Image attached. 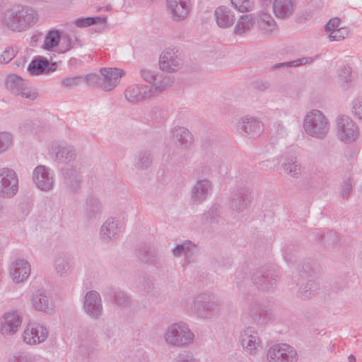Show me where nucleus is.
Instances as JSON below:
<instances>
[{
	"mask_svg": "<svg viewBox=\"0 0 362 362\" xmlns=\"http://www.w3.org/2000/svg\"><path fill=\"white\" fill-rule=\"evenodd\" d=\"M347 361L348 362H356V357L352 354L348 356Z\"/></svg>",
	"mask_w": 362,
	"mask_h": 362,
	"instance_id": "58",
	"label": "nucleus"
},
{
	"mask_svg": "<svg viewBox=\"0 0 362 362\" xmlns=\"http://www.w3.org/2000/svg\"><path fill=\"white\" fill-rule=\"evenodd\" d=\"M298 354L296 348L287 343H276L267 351V362H298Z\"/></svg>",
	"mask_w": 362,
	"mask_h": 362,
	"instance_id": "7",
	"label": "nucleus"
},
{
	"mask_svg": "<svg viewBox=\"0 0 362 362\" xmlns=\"http://www.w3.org/2000/svg\"><path fill=\"white\" fill-rule=\"evenodd\" d=\"M163 83L160 85H132L127 87L124 92L125 98L130 103H134L146 98L155 96L165 90L172 83L169 77Z\"/></svg>",
	"mask_w": 362,
	"mask_h": 362,
	"instance_id": "4",
	"label": "nucleus"
},
{
	"mask_svg": "<svg viewBox=\"0 0 362 362\" xmlns=\"http://www.w3.org/2000/svg\"><path fill=\"white\" fill-rule=\"evenodd\" d=\"M236 129L243 136L255 137L260 135L262 132L263 125L258 119L246 115L238 119Z\"/></svg>",
	"mask_w": 362,
	"mask_h": 362,
	"instance_id": "17",
	"label": "nucleus"
},
{
	"mask_svg": "<svg viewBox=\"0 0 362 362\" xmlns=\"http://www.w3.org/2000/svg\"><path fill=\"white\" fill-rule=\"evenodd\" d=\"M352 69L348 65H341L337 70V77L339 78L340 88L344 90H347L351 87L352 83Z\"/></svg>",
	"mask_w": 362,
	"mask_h": 362,
	"instance_id": "33",
	"label": "nucleus"
},
{
	"mask_svg": "<svg viewBox=\"0 0 362 362\" xmlns=\"http://www.w3.org/2000/svg\"><path fill=\"white\" fill-rule=\"evenodd\" d=\"M192 309L198 317L208 320L220 313L221 303L213 295L203 293L195 297Z\"/></svg>",
	"mask_w": 362,
	"mask_h": 362,
	"instance_id": "5",
	"label": "nucleus"
},
{
	"mask_svg": "<svg viewBox=\"0 0 362 362\" xmlns=\"http://www.w3.org/2000/svg\"><path fill=\"white\" fill-rule=\"evenodd\" d=\"M16 51L13 47L6 48L0 57V63L7 64L16 56Z\"/></svg>",
	"mask_w": 362,
	"mask_h": 362,
	"instance_id": "53",
	"label": "nucleus"
},
{
	"mask_svg": "<svg viewBox=\"0 0 362 362\" xmlns=\"http://www.w3.org/2000/svg\"><path fill=\"white\" fill-rule=\"evenodd\" d=\"M124 230V222L116 217L108 218L101 226L100 235L105 242L117 239Z\"/></svg>",
	"mask_w": 362,
	"mask_h": 362,
	"instance_id": "15",
	"label": "nucleus"
},
{
	"mask_svg": "<svg viewBox=\"0 0 362 362\" xmlns=\"http://www.w3.org/2000/svg\"><path fill=\"white\" fill-rule=\"evenodd\" d=\"M303 128L312 137L323 139L328 134L330 124L322 112L313 110L307 113L303 121Z\"/></svg>",
	"mask_w": 362,
	"mask_h": 362,
	"instance_id": "3",
	"label": "nucleus"
},
{
	"mask_svg": "<svg viewBox=\"0 0 362 362\" xmlns=\"http://www.w3.org/2000/svg\"><path fill=\"white\" fill-rule=\"evenodd\" d=\"M167 7L173 19L180 21L185 18L189 13V0H167Z\"/></svg>",
	"mask_w": 362,
	"mask_h": 362,
	"instance_id": "24",
	"label": "nucleus"
},
{
	"mask_svg": "<svg viewBox=\"0 0 362 362\" xmlns=\"http://www.w3.org/2000/svg\"><path fill=\"white\" fill-rule=\"evenodd\" d=\"M83 81L82 76L66 77L61 81L62 86L71 89L79 86Z\"/></svg>",
	"mask_w": 362,
	"mask_h": 362,
	"instance_id": "48",
	"label": "nucleus"
},
{
	"mask_svg": "<svg viewBox=\"0 0 362 362\" xmlns=\"http://www.w3.org/2000/svg\"><path fill=\"white\" fill-rule=\"evenodd\" d=\"M212 190V182L206 179H199L191 189V199L195 202H203Z\"/></svg>",
	"mask_w": 362,
	"mask_h": 362,
	"instance_id": "23",
	"label": "nucleus"
},
{
	"mask_svg": "<svg viewBox=\"0 0 362 362\" xmlns=\"http://www.w3.org/2000/svg\"><path fill=\"white\" fill-rule=\"evenodd\" d=\"M13 136L8 132H0V154L7 151L12 146Z\"/></svg>",
	"mask_w": 362,
	"mask_h": 362,
	"instance_id": "45",
	"label": "nucleus"
},
{
	"mask_svg": "<svg viewBox=\"0 0 362 362\" xmlns=\"http://www.w3.org/2000/svg\"><path fill=\"white\" fill-rule=\"evenodd\" d=\"M26 83L21 76L16 74H10L7 76L5 84L6 88L12 94L18 95Z\"/></svg>",
	"mask_w": 362,
	"mask_h": 362,
	"instance_id": "35",
	"label": "nucleus"
},
{
	"mask_svg": "<svg viewBox=\"0 0 362 362\" xmlns=\"http://www.w3.org/2000/svg\"><path fill=\"white\" fill-rule=\"evenodd\" d=\"M340 21L339 18H332L327 23L325 30L330 33L329 35L330 41L343 40L348 35V31L345 28H339Z\"/></svg>",
	"mask_w": 362,
	"mask_h": 362,
	"instance_id": "31",
	"label": "nucleus"
},
{
	"mask_svg": "<svg viewBox=\"0 0 362 362\" xmlns=\"http://www.w3.org/2000/svg\"><path fill=\"white\" fill-rule=\"evenodd\" d=\"M61 33L57 30H52L48 32L45 37L42 48L51 51L52 49L58 45L60 40Z\"/></svg>",
	"mask_w": 362,
	"mask_h": 362,
	"instance_id": "40",
	"label": "nucleus"
},
{
	"mask_svg": "<svg viewBox=\"0 0 362 362\" xmlns=\"http://www.w3.org/2000/svg\"><path fill=\"white\" fill-rule=\"evenodd\" d=\"M337 138L346 143L354 141L358 136V129L354 122L346 115H340L336 120Z\"/></svg>",
	"mask_w": 362,
	"mask_h": 362,
	"instance_id": "10",
	"label": "nucleus"
},
{
	"mask_svg": "<svg viewBox=\"0 0 362 362\" xmlns=\"http://www.w3.org/2000/svg\"><path fill=\"white\" fill-rule=\"evenodd\" d=\"M174 362H199V361L193 353L184 351L176 356Z\"/></svg>",
	"mask_w": 362,
	"mask_h": 362,
	"instance_id": "49",
	"label": "nucleus"
},
{
	"mask_svg": "<svg viewBox=\"0 0 362 362\" xmlns=\"http://www.w3.org/2000/svg\"><path fill=\"white\" fill-rule=\"evenodd\" d=\"M317 289V286L313 282H309L305 288H300V295L302 298H309L312 296L315 291Z\"/></svg>",
	"mask_w": 362,
	"mask_h": 362,
	"instance_id": "50",
	"label": "nucleus"
},
{
	"mask_svg": "<svg viewBox=\"0 0 362 362\" xmlns=\"http://www.w3.org/2000/svg\"><path fill=\"white\" fill-rule=\"evenodd\" d=\"M159 66L162 71L175 72L182 66V59L176 47L166 48L160 55Z\"/></svg>",
	"mask_w": 362,
	"mask_h": 362,
	"instance_id": "11",
	"label": "nucleus"
},
{
	"mask_svg": "<svg viewBox=\"0 0 362 362\" xmlns=\"http://www.w3.org/2000/svg\"><path fill=\"white\" fill-rule=\"evenodd\" d=\"M33 180L37 188L42 191L50 190L54 185L52 173L45 165H38L34 169Z\"/></svg>",
	"mask_w": 362,
	"mask_h": 362,
	"instance_id": "19",
	"label": "nucleus"
},
{
	"mask_svg": "<svg viewBox=\"0 0 362 362\" xmlns=\"http://www.w3.org/2000/svg\"><path fill=\"white\" fill-rule=\"evenodd\" d=\"M37 12L29 6H15L0 14L1 25L13 32H22L38 21Z\"/></svg>",
	"mask_w": 362,
	"mask_h": 362,
	"instance_id": "1",
	"label": "nucleus"
},
{
	"mask_svg": "<svg viewBox=\"0 0 362 362\" xmlns=\"http://www.w3.org/2000/svg\"><path fill=\"white\" fill-rule=\"evenodd\" d=\"M31 274V265L28 260L18 258L9 265L8 274L15 284L25 283Z\"/></svg>",
	"mask_w": 362,
	"mask_h": 362,
	"instance_id": "12",
	"label": "nucleus"
},
{
	"mask_svg": "<svg viewBox=\"0 0 362 362\" xmlns=\"http://www.w3.org/2000/svg\"><path fill=\"white\" fill-rule=\"evenodd\" d=\"M22 317L16 310L5 313L0 317V334L4 337L13 336L20 329Z\"/></svg>",
	"mask_w": 362,
	"mask_h": 362,
	"instance_id": "13",
	"label": "nucleus"
},
{
	"mask_svg": "<svg viewBox=\"0 0 362 362\" xmlns=\"http://www.w3.org/2000/svg\"><path fill=\"white\" fill-rule=\"evenodd\" d=\"M268 87H269V86H268V85H267V84H264V83H262V87L260 88V89H261L262 90H264L267 89V88H268Z\"/></svg>",
	"mask_w": 362,
	"mask_h": 362,
	"instance_id": "59",
	"label": "nucleus"
},
{
	"mask_svg": "<svg viewBox=\"0 0 362 362\" xmlns=\"http://www.w3.org/2000/svg\"><path fill=\"white\" fill-rule=\"evenodd\" d=\"M63 42L66 43V47L62 50V52H66L71 48L76 47H82L83 43L75 34H71V35H66L63 37Z\"/></svg>",
	"mask_w": 362,
	"mask_h": 362,
	"instance_id": "43",
	"label": "nucleus"
},
{
	"mask_svg": "<svg viewBox=\"0 0 362 362\" xmlns=\"http://www.w3.org/2000/svg\"><path fill=\"white\" fill-rule=\"evenodd\" d=\"M49 337L48 327L37 321H30L24 325L21 340L27 346H37L45 344Z\"/></svg>",
	"mask_w": 362,
	"mask_h": 362,
	"instance_id": "6",
	"label": "nucleus"
},
{
	"mask_svg": "<svg viewBox=\"0 0 362 362\" xmlns=\"http://www.w3.org/2000/svg\"><path fill=\"white\" fill-rule=\"evenodd\" d=\"M90 212H92V214H90L88 216L90 218L95 217L97 214L100 213V211L98 208V205H90Z\"/></svg>",
	"mask_w": 362,
	"mask_h": 362,
	"instance_id": "57",
	"label": "nucleus"
},
{
	"mask_svg": "<svg viewBox=\"0 0 362 362\" xmlns=\"http://www.w3.org/2000/svg\"><path fill=\"white\" fill-rule=\"evenodd\" d=\"M208 163L211 165H201L194 170V173L197 175H208L211 173V168H214L221 174H226L228 172V162L223 157H219L216 156L214 158L211 160H207Z\"/></svg>",
	"mask_w": 362,
	"mask_h": 362,
	"instance_id": "26",
	"label": "nucleus"
},
{
	"mask_svg": "<svg viewBox=\"0 0 362 362\" xmlns=\"http://www.w3.org/2000/svg\"><path fill=\"white\" fill-rule=\"evenodd\" d=\"M317 56L314 57H302L294 61L288 62H283V63H277L272 66V69H277L286 66H298L299 65H304L307 64H310L314 62L317 59Z\"/></svg>",
	"mask_w": 362,
	"mask_h": 362,
	"instance_id": "41",
	"label": "nucleus"
},
{
	"mask_svg": "<svg viewBox=\"0 0 362 362\" xmlns=\"http://www.w3.org/2000/svg\"><path fill=\"white\" fill-rule=\"evenodd\" d=\"M171 141L178 148L187 149L193 143V136L191 132L184 127L177 126L171 130Z\"/></svg>",
	"mask_w": 362,
	"mask_h": 362,
	"instance_id": "20",
	"label": "nucleus"
},
{
	"mask_svg": "<svg viewBox=\"0 0 362 362\" xmlns=\"http://www.w3.org/2000/svg\"><path fill=\"white\" fill-rule=\"evenodd\" d=\"M29 301L32 310L35 312L47 315H51L54 312V304L44 289H37L34 291Z\"/></svg>",
	"mask_w": 362,
	"mask_h": 362,
	"instance_id": "14",
	"label": "nucleus"
},
{
	"mask_svg": "<svg viewBox=\"0 0 362 362\" xmlns=\"http://www.w3.org/2000/svg\"><path fill=\"white\" fill-rule=\"evenodd\" d=\"M54 266L57 274L62 277L70 275L74 269L71 259L64 254H59L55 257Z\"/></svg>",
	"mask_w": 362,
	"mask_h": 362,
	"instance_id": "30",
	"label": "nucleus"
},
{
	"mask_svg": "<svg viewBox=\"0 0 362 362\" xmlns=\"http://www.w3.org/2000/svg\"><path fill=\"white\" fill-rule=\"evenodd\" d=\"M153 162V156L148 150H141L135 156L134 165L139 170L149 168Z\"/></svg>",
	"mask_w": 362,
	"mask_h": 362,
	"instance_id": "36",
	"label": "nucleus"
},
{
	"mask_svg": "<svg viewBox=\"0 0 362 362\" xmlns=\"http://www.w3.org/2000/svg\"><path fill=\"white\" fill-rule=\"evenodd\" d=\"M352 190V181L350 178L346 179L340 187V195L344 199H347Z\"/></svg>",
	"mask_w": 362,
	"mask_h": 362,
	"instance_id": "51",
	"label": "nucleus"
},
{
	"mask_svg": "<svg viewBox=\"0 0 362 362\" xmlns=\"http://www.w3.org/2000/svg\"><path fill=\"white\" fill-rule=\"evenodd\" d=\"M141 76L147 82H148L149 85H155L158 84L160 85V83H163L165 81H167V79H165V78L169 77L171 80L172 78L170 76L168 75L160 74V75H155L153 72H152L151 70L144 69L141 70Z\"/></svg>",
	"mask_w": 362,
	"mask_h": 362,
	"instance_id": "39",
	"label": "nucleus"
},
{
	"mask_svg": "<svg viewBox=\"0 0 362 362\" xmlns=\"http://www.w3.org/2000/svg\"><path fill=\"white\" fill-rule=\"evenodd\" d=\"M272 8L277 18L287 19L293 13L295 4L293 0H274Z\"/></svg>",
	"mask_w": 362,
	"mask_h": 362,
	"instance_id": "28",
	"label": "nucleus"
},
{
	"mask_svg": "<svg viewBox=\"0 0 362 362\" xmlns=\"http://www.w3.org/2000/svg\"><path fill=\"white\" fill-rule=\"evenodd\" d=\"M56 69V64L51 63L45 57L33 59L28 67V71L31 75L49 74Z\"/></svg>",
	"mask_w": 362,
	"mask_h": 362,
	"instance_id": "25",
	"label": "nucleus"
},
{
	"mask_svg": "<svg viewBox=\"0 0 362 362\" xmlns=\"http://www.w3.org/2000/svg\"><path fill=\"white\" fill-rule=\"evenodd\" d=\"M257 27L266 36H271L277 30L276 22L270 14L266 12H261L258 14Z\"/></svg>",
	"mask_w": 362,
	"mask_h": 362,
	"instance_id": "29",
	"label": "nucleus"
},
{
	"mask_svg": "<svg viewBox=\"0 0 362 362\" xmlns=\"http://www.w3.org/2000/svg\"><path fill=\"white\" fill-rule=\"evenodd\" d=\"M81 168L82 164L76 163L75 168L65 167L63 169L66 185L71 192H76L80 188Z\"/></svg>",
	"mask_w": 362,
	"mask_h": 362,
	"instance_id": "21",
	"label": "nucleus"
},
{
	"mask_svg": "<svg viewBox=\"0 0 362 362\" xmlns=\"http://www.w3.org/2000/svg\"><path fill=\"white\" fill-rule=\"evenodd\" d=\"M231 3L240 12L250 11L254 7L252 0H231Z\"/></svg>",
	"mask_w": 362,
	"mask_h": 362,
	"instance_id": "46",
	"label": "nucleus"
},
{
	"mask_svg": "<svg viewBox=\"0 0 362 362\" xmlns=\"http://www.w3.org/2000/svg\"><path fill=\"white\" fill-rule=\"evenodd\" d=\"M56 160L66 164V167L75 168L76 163H81L77 158L74 148L68 144L59 146L56 152Z\"/></svg>",
	"mask_w": 362,
	"mask_h": 362,
	"instance_id": "22",
	"label": "nucleus"
},
{
	"mask_svg": "<svg viewBox=\"0 0 362 362\" xmlns=\"http://www.w3.org/2000/svg\"><path fill=\"white\" fill-rule=\"evenodd\" d=\"M18 191V177L16 172L10 168H0V197L10 199Z\"/></svg>",
	"mask_w": 362,
	"mask_h": 362,
	"instance_id": "8",
	"label": "nucleus"
},
{
	"mask_svg": "<svg viewBox=\"0 0 362 362\" xmlns=\"http://www.w3.org/2000/svg\"><path fill=\"white\" fill-rule=\"evenodd\" d=\"M284 172L289 176L297 177L300 175V165L296 157H288L282 164Z\"/></svg>",
	"mask_w": 362,
	"mask_h": 362,
	"instance_id": "37",
	"label": "nucleus"
},
{
	"mask_svg": "<svg viewBox=\"0 0 362 362\" xmlns=\"http://www.w3.org/2000/svg\"><path fill=\"white\" fill-rule=\"evenodd\" d=\"M18 95H21L22 98L29 99L30 100H34L37 98L38 93L35 88L28 86V83H26V84L23 86L19 93Z\"/></svg>",
	"mask_w": 362,
	"mask_h": 362,
	"instance_id": "47",
	"label": "nucleus"
},
{
	"mask_svg": "<svg viewBox=\"0 0 362 362\" xmlns=\"http://www.w3.org/2000/svg\"><path fill=\"white\" fill-rule=\"evenodd\" d=\"M36 356L25 352H16L11 356L7 362H35Z\"/></svg>",
	"mask_w": 362,
	"mask_h": 362,
	"instance_id": "44",
	"label": "nucleus"
},
{
	"mask_svg": "<svg viewBox=\"0 0 362 362\" xmlns=\"http://www.w3.org/2000/svg\"><path fill=\"white\" fill-rule=\"evenodd\" d=\"M254 194L245 187H238L231 192L230 201L232 203L247 204L254 201Z\"/></svg>",
	"mask_w": 362,
	"mask_h": 362,
	"instance_id": "34",
	"label": "nucleus"
},
{
	"mask_svg": "<svg viewBox=\"0 0 362 362\" xmlns=\"http://www.w3.org/2000/svg\"><path fill=\"white\" fill-rule=\"evenodd\" d=\"M99 202L100 199L98 198V195L94 193L88 194L86 197V204H95Z\"/></svg>",
	"mask_w": 362,
	"mask_h": 362,
	"instance_id": "56",
	"label": "nucleus"
},
{
	"mask_svg": "<svg viewBox=\"0 0 362 362\" xmlns=\"http://www.w3.org/2000/svg\"><path fill=\"white\" fill-rule=\"evenodd\" d=\"M100 88L105 91L113 90L119 84L121 77L124 74L122 69L117 68H102Z\"/></svg>",
	"mask_w": 362,
	"mask_h": 362,
	"instance_id": "18",
	"label": "nucleus"
},
{
	"mask_svg": "<svg viewBox=\"0 0 362 362\" xmlns=\"http://www.w3.org/2000/svg\"><path fill=\"white\" fill-rule=\"evenodd\" d=\"M83 81H86L87 82V83L90 86L98 85L100 87V81H102L101 77L100 78L95 74H88L85 78H83Z\"/></svg>",
	"mask_w": 362,
	"mask_h": 362,
	"instance_id": "55",
	"label": "nucleus"
},
{
	"mask_svg": "<svg viewBox=\"0 0 362 362\" xmlns=\"http://www.w3.org/2000/svg\"><path fill=\"white\" fill-rule=\"evenodd\" d=\"M83 310L91 318L99 319L103 314V302L100 293L96 291H88L83 298Z\"/></svg>",
	"mask_w": 362,
	"mask_h": 362,
	"instance_id": "16",
	"label": "nucleus"
},
{
	"mask_svg": "<svg viewBox=\"0 0 362 362\" xmlns=\"http://www.w3.org/2000/svg\"><path fill=\"white\" fill-rule=\"evenodd\" d=\"M214 16L216 24L221 28H230L235 21L234 12L224 6L216 8L214 11Z\"/></svg>",
	"mask_w": 362,
	"mask_h": 362,
	"instance_id": "27",
	"label": "nucleus"
},
{
	"mask_svg": "<svg viewBox=\"0 0 362 362\" xmlns=\"http://www.w3.org/2000/svg\"><path fill=\"white\" fill-rule=\"evenodd\" d=\"M105 22L106 18L105 17L96 16L78 18L74 21V23L78 28H85L93 24L104 25Z\"/></svg>",
	"mask_w": 362,
	"mask_h": 362,
	"instance_id": "42",
	"label": "nucleus"
},
{
	"mask_svg": "<svg viewBox=\"0 0 362 362\" xmlns=\"http://www.w3.org/2000/svg\"><path fill=\"white\" fill-rule=\"evenodd\" d=\"M240 342L243 351L251 356L257 355L262 348L259 333L252 327H245L240 332Z\"/></svg>",
	"mask_w": 362,
	"mask_h": 362,
	"instance_id": "9",
	"label": "nucleus"
},
{
	"mask_svg": "<svg viewBox=\"0 0 362 362\" xmlns=\"http://www.w3.org/2000/svg\"><path fill=\"white\" fill-rule=\"evenodd\" d=\"M197 246L189 240H186L178 244L173 250L175 256L180 257L185 255V264H189L197 253Z\"/></svg>",
	"mask_w": 362,
	"mask_h": 362,
	"instance_id": "32",
	"label": "nucleus"
},
{
	"mask_svg": "<svg viewBox=\"0 0 362 362\" xmlns=\"http://www.w3.org/2000/svg\"><path fill=\"white\" fill-rule=\"evenodd\" d=\"M194 334L187 323L179 321L170 325L163 334L165 343L175 347H187L194 341Z\"/></svg>",
	"mask_w": 362,
	"mask_h": 362,
	"instance_id": "2",
	"label": "nucleus"
},
{
	"mask_svg": "<svg viewBox=\"0 0 362 362\" xmlns=\"http://www.w3.org/2000/svg\"><path fill=\"white\" fill-rule=\"evenodd\" d=\"M255 24V20L252 15L247 14L242 16L235 27L234 33L241 35L250 30Z\"/></svg>",
	"mask_w": 362,
	"mask_h": 362,
	"instance_id": "38",
	"label": "nucleus"
},
{
	"mask_svg": "<svg viewBox=\"0 0 362 362\" xmlns=\"http://www.w3.org/2000/svg\"><path fill=\"white\" fill-rule=\"evenodd\" d=\"M278 126L281 128V129H282L284 128V127L281 124H279Z\"/></svg>",
	"mask_w": 362,
	"mask_h": 362,
	"instance_id": "60",
	"label": "nucleus"
},
{
	"mask_svg": "<svg viewBox=\"0 0 362 362\" xmlns=\"http://www.w3.org/2000/svg\"><path fill=\"white\" fill-rule=\"evenodd\" d=\"M130 299L127 294L122 291H117L114 297V303L118 305H126L129 304Z\"/></svg>",
	"mask_w": 362,
	"mask_h": 362,
	"instance_id": "54",
	"label": "nucleus"
},
{
	"mask_svg": "<svg viewBox=\"0 0 362 362\" xmlns=\"http://www.w3.org/2000/svg\"><path fill=\"white\" fill-rule=\"evenodd\" d=\"M352 112L362 122V97L354 99L352 102Z\"/></svg>",
	"mask_w": 362,
	"mask_h": 362,
	"instance_id": "52",
	"label": "nucleus"
}]
</instances>
